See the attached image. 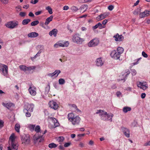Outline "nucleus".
I'll return each instance as SVG.
<instances>
[{
    "label": "nucleus",
    "instance_id": "f257e3e1",
    "mask_svg": "<svg viewBox=\"0 0 150 150\" xmlns=\"http://www.w3.org/2000/svg\"><path fill=\"white\" fill-rule=\"evenodd\" d=\"M16 137L14 133H12L9 138L8 142L10 146L8 147V150H12L10 146L14 150H17L18 147L17 141L16 140Z\"/></svg>",
    "mask_w": 150,
    "mask_h": 150
},
{
    "label": "nucleus",
    "instance_id": "f03ea898",
    "mask_svg": "<svg viewBox=\"0 0 150 150\" xmlns=\"http://www.w3.org/2000/svg\"><path fill=\"white\" fill-rule=\"evenodd\" d=\"M68 119L71 122L72 125H78L81 120V119L79 116L75 117L73 113L68 115Z\"/></svg>",
    "mask_w": 150,
    "mask_h": 150
},
{
    "label": "nucleus",
    "instance_id": "7ed1b4c3",
    "mask_svg": "<svg viewBox=\"0 0 150 150\" xmlns=\"http://www.w3.org/2000/svg\"><path fill=\"white\" fill-rule=\"evenodd\" d=\"M18 25L19 22L16 21H9L5 24L6 27L11 29L17 27Z\"/></svg>",
    "mask_w": 150,
    "mask_h": 150
},
{
    "label": "nucleus",
    "instance_id": "20e7f679",
    "mask_svg": "<svg viewBox=\"0 0 150 150\" xmlns=\"http://www.w3.org/2000/svg\"><path fill=\"white\" fill-rule=\"evenodd\" d=\"M47 132V130H45L44 132L42 133V134H45ZM44 139V137H43V135H39L38 134V135H35L33 137V139L34 143H36L37 142H42Z\"/></svg>",
    "mask_w": 150,
    "mask_h": 150
},
{
    "label": "nucleus",
    "instance_id": "39448f33",
    "mask_svg": "<svg viewBox=\"0 0 150 150\" xmlns=\"http://www.w3.org/2000/svg\"><path fill=\"white\" fill-rule=\"evenodd\" d=\"M0 70L3 75L6 77H7L8 74V68L7 65L0 64Z\"/></svg>",
    "mask_w": 150,
    "mask_h": 150
},
{
    "label": "nucleus",
    "instance_id": "423d86ee",
    "mask_svg": "<svg viewBox=\"0 0 150 150\" xmlns=\"http://www.w3.org/2000/svg\"><path fill=\"white\" fill-rule=\"evenodd\" d=\"M21 139L22 144L25 145H28L30 142V136L28 134H25L21 136Z\"/></svg>",
    "mask_w": 150,
    "mask_h": 150
},
{
    "label": "nucleus",
    "instance_id": "0eeeda50",
    "mask_svg": "<svg viewBox=\"0 0 150 150\" xmlns=\"http://www.w3.org/2000/svg\"><path fill=\"white\" fill-rule=\"evenodd\" d=\"M113 115L112 114H108L106 112H104L103 114H101V119L103 120H111L112 121V117Z\"/></svg>",
    "mask_w": 150,
    "mask_h": 150
},
{
    "label": "nucleus",
    "instance_id": "6e6552de",
    "mask_svg": "<svg viewBox=\"0 0 150 150\" xmlns=\"http://www.w3.org/2000/svg\"><path fill=\"white\" fill-rule=\"evenodd\" d=\"M72 40L74 42L77 44H81L84 41L83 38H80L78 36V35L76 34L73 35L72 38Z\"/></svg>",
    "mask_w": 150,
    "mask_h": 150
},
{
    "label": "nucleus",
    "instance_id": "1a4fd4ad",
    "mask_svg": "<svg viewBox=\"0 0 150 150\" xmlns=\"http://www.w3.org/2000/svg\"><path fill=\"white\" fill-rule=\"evenodd\" d=\"M99 42V40L97 38H94L91 40L88 43V45L89 47H93L98 45Z\"/></svg>",
    "mask_w": 150,
    "mask_h": 150
},
{
    "label": "nucleus",
    "instance_id": "9d476101",
    "mask_svg": "<svg viewBox=\"0 0 150 150\" xmlns=\"http://www.w3.org/2000/svg\"><path fill=\"white\" fill-rule=\"evenodd\" d=\"M34 106V105L33 104L26 103L25 105L23 111L25 112L28 111L30 112H33Z\"/></svg>",
    "mask_w": 150,
    "mask_h": 150
},
{
    "label": "nucleus",
    "instance_id": "9b49d317",
    "mask_svg": "<svg viewBox=\"0 0 150 150\" xmlns=\"http://www.w3.org/2000/svg\"><path fill=\"white\" fill-rule=\"evenodd\" d=\"M110 55L112 58L116 60L119 59L121 56L116 50H114L112 51Z\"/></svg>",
    "mask_w": 150,
    "mask_h": 150
},
{
    "label": "nucleus",
    "instance_id": "f8f14e48",
    "mask_svg": "<svg viewBox=\"0 0 150 150\" xmlns=\"http://www.w3.org/2000/svg\"><path fill=\"white\" fill-rule=\"evenodd\" d=\"M49 104L50 107L54 110H57L59 106L58 104L55 102L53 100L50 101Z\"/></svg>",
    "mask_w": 150,
    "mask_h": 150
},
{
    "label": "nucleus",
    "instance_id": "ddd939ff",
    "mask_svg": "<svg viewBox=\"0 0 150 150\" xmlns=\"http://www.w3.org/2000/svg\"><path fill=\"white\" fill-rule=\"evenodd\" d=\"M137 86L144 90H145L148 88L147 83L146 82L142 83L139 82L137 83Z\"/></svg>",
    "mask_w": 150,
    "mask_h": 150
},
{
    "label": "nucleus",
    "instance_id": "4468645a",
    "mask_svg": "<svg viewBox=\"0 0 150 150\" xmlns=\"http://www.w3.org/2000/svg\"><path fill=\"white\" fill-rule=\"evenodd\" d=\"M36 88L30 86L28 89V91L31 95L35 96L36 94Z\"/></svg>",
    "mask_w": 150,
    "mask_h": 150
},
{
    "label": "nucleus",
    "instance_id": "2eb2a0df",
    "mask_svg": "<svg viewBox=\"0 0 150 150\" xmlns=\"http://www.w3.org/2000/svg\"><path fill=\"white\" fill-rule=\"evenodd\" d=\"M121 129L126 137L128 138L129 137L130 134L129 129L124 127H121Z\"/></svg>",
    "mask_w": 150,
    "mask_h": 150
},
{
    "label": "nucleus",
    "instance_id": "dca6fc26",
    "mask_svg": "<svg viewBox=\"0 0 150 150\" xmlns=\"http://www.w3.org/2000/svg\"><path fill=\"white\" fill-rule=\"evenodd\" d=\"M2 105L3 106L7 108L8 109H11L13 108L14 106V105L11 103H2Z\"/></svg>",
    "mask_w": 150,
    "mask_h": 150
},
{
    "label": "nucleus",
    "instance_id": "f3484780",
    "mask_svg": "<svg viewBox=\"0 0 150 150\" xmlns=\"http://www.w3.org/2000/svg\"><path fill=\"white\" fill-rule=\"evenodd\" d=\"M113 38H115V40L116 41H122L124 39V37L122 35H119L118 33L114 35L113 36Z\"/></svg>",
    "mask_w": 150,
    "mask_h": 150
},
{
    "label": "nucleus",
    "instance_id": "a211bd4d",
    "mask_svg": "<svg viewBox=\"0 0 150 150\" xmlns=\"http://www.w3.org/2000/svg\"><path fill=\"white\" fill-rule=\"evenodd\" d=\"M96 65L97 66H101L104 64V61H102L101 57L97 59L96 61Z\"/></svg>",
    "mask_w": 150,
    "mask_h": 150
},
{
    "label": "nucleus",
    "instance_id": "6ab92c4d",
    "mask_svg": "<svg viewBox=\"0 0 150 150\" xmlns=\"http://www.w3.org/2000/svg\"><path fill=\"white\" fill-rule=\"evenodd\" d=\"M150 11L146 10L143 12H142L140 14V17L141 18H143L145 17L148 16L149 15V12Z\"/></svg>",
    "mask_w": 150,
    "mask_h": 150
},
{
    "label": "nucleus",
    "instance_id": "aec40b11",
    "mask_svg": "<svg viewBox=\"0 0 150 150\" xmlns=\"http://www.w3.org/2000/svg\"><path fill=\"white\" fill-rule=\"evenodd\" d=\"M69 44L68 42H67L66 43H64V44H63L62 43H58V44H55L54 45V46L55 47H67Z\"/></svg>",
    "mask_w": 150,
    "mask_h": 150
},
{
    "label": "nucleus",
    "instance_id": "412c9836",
    "mask_svg": "<svg viewBox=\"0 0 150 150\" xmlns=\"http://www.w3.org/2000/svg\"><path fill=\"white\" fill-rule=\"evenodd\" d=\"M38 35L39 34L38 33L35 32H33L28 34V36L29 37L34 38L38 37Z\"/></svg>",
    "mask_w": 150,
    "mask_h": 150
},
{
    "label": "nucleus",
    "instance_id": "4be33fe9",
    "mask_svg": "<svg viewBox=\"0 0 150 150\" xmlns=\"http://www.w3.org/2000/svg\"><path fill=\"white\" fill-rule=\"evenodd\" d=\"M58 32L57 30L56 29H54L51 31L49 33V35L51 36L52 35L54 37H56L57 36Z\"/></svg>",
    "mask_w": 150,
    "mask_h": 150
},
{
    "label": "nucleus",
    "instance_id": "5701e85b",
    "mask_svg": "<svg viewBox=\"0 0 150 150\" xmlns=\"http://www.w3.org/2000/svg\"><path fill=\"white\" fill-rule=\"evenodd\" d=\"M53 16H51L50 17L47 18L45 23V25H47L49 24L52 21Z\"/></svg>",
    "mask_w": 150,
    "mask_h": 150
},
{
    "label": "nucleus",
    "instance_id": "b1692460",
    "mask_svg": "<svg viewBox=\"0 0 150 150\" xmlns=\"http://www.w3.org/2000/svg\"><path fill=\"white\" fill-rule=\"evenodd\" d=\"M88 8V6L86 4L82 5L80 7L81 12L83 13L85 12Z\"/></svg>",
    "mask_w": 150,
    "mask_h": 150
},
{
    "label": "nucleus",
    "instance_id": "393cba45",
    "mask_svg": "<svg viewBox=\"0 0 150 150\" xmlns=\"http://www.w3.org/2000/svg\"><path fill=\"white\" fill-rule=\"evenodd\" d=\"M51 119L52 120V121L54 123V127L59 126V124L57 120L54 117H51Z\"/></svg>",
    "mask_w": 150,
    "mask_h": 150
},
{
    "label": "nucleus",
    "instance_id": "a878e982",
    "mask_svg": "<svg viewBox=\"0 0 150 150\" xmlns=\"http://www.w3.org/2000/svg\"><path fill=\"white\" fill-rule=\"evenodd\" d=\"M117 52H118L120 55H121V54L123 53L124 50V49L122 47H118L117 48Z\"/></svg>",
    "mask_w": 150,
    "mask_h": 150
},
{
    "label": "nucleus",
    "instance_id": "bb28decb",
    "mask_svg": "<svg viewBox=\"0 0 150 150\" xmlns=\"http://www.w3.org/2000/svg\"><path fill=\"white\" fill-rule=\"evenodd\" d=\"M31 21L29 19H26L23 20L22 22V24L23 25L28 24Z\"/></svg>",
    "mask_w": 150,
    "mask_h": 150
},
{
    "label": "nucleus",
    "instance_id": "cd10ccee",
    "mask_svg": "<svg viewBox=\"0 0 150 150\" xmlns=\"http://www.w3.org/2000/svg\"><path fill=\"white\" fill-rule=\"evenodd\" d=\"M131 110V108L128 107H125L123 109V111L125 113H127L128 111H130Z\"/></svg>",
    "mask_w": 150,
    "mask_h": 150
},
{
    "label": "nucleus",
    "instance_id": "c85d7f7f",
    "mask_svg": "<svg viewBox=\"0 0 150 150\" xmlns=\"http://www.w3.org/2000/svg\"><path fill=\"white\" fill-rule=\"evenodd\" d=\"M34 130L37 133H38V134L39 132L41 133L40 127L39 125H37L35 127Z\"/></svg>",
    "mask_w": 150,
    "mask_h": 150
},
{
    "label": "nucleus",
    "instance_id": "c756f323",
    "mask_svg": "<svg viewBox=\"0 0 150 150\" xmlns=\"http://www.w3.org/2000/svg\"><path fill=\"white\" fill-rule=\"evenodd\" d=\"M57 146V145L56 144L54 143H52L49 144L48 145V146L50 148L52 149L56 147Z\"/></svg>",
    "mask_w": 150,
    "mask_h": 150
},
{
    "label": "nucleus",
    "instance_id": "7c9ffc66",
    "mask_svg": "<svg viewBox=\"0 0 150 150\" xmlns=\"http://www.w3.org/2000/svg\"><path fill=\"white\" fill-rule=\"evenodd\" d=\"M27 66L24 65H21L19 67L20 69L21 70H23L24 71H26Z\"/></svg>",
    "mask_w": 150,
    "mask_h": 150
},
{
    "label": "nucleus",
    "instance_id": "2f4dec72",
    "mask_svg": "<svg viewBox=\"0 0 150 150\" xmlns=\"http://www.w3.org/2000/svg\"><path fill=\"white\" fill-rule=\"evenodd\" d=\"M104 19V17H103L102 14H100L96 18L97 20L98 21Z\"/></svg>",
    "mask_w": 150,
    "mask_h": 150
},
{
    "label": "nucleus",
    "instance_id": "473e14b6",
    "mask_svg": "<svg viewBox=\"0 0 150 150\" xmlns=\"http://www.w3.org/2000/svg\"><path fill=\"white\" fill-rule=\"evenodd\" d=\"M20 125L19 124L17 123L15 125V129L18 132L20 131Z\"/></svg>",
    "mask_w": 150,
    "mask_h": 150
},
{
    "label": "nucleus",
    "instance_id": "72a5a7b5",
    "mask_svg": "<svg viewBox=\"0 0 150 150\" xmlns=\"http://www.w3.org/2000/svg\"><path fill=\"white\" fill-rule=\"evenodd\" d=\"M46 9L48 11L50 14H51L52 13V9L50 6H48L46 7Z\"/></svg>",
    "mask_w": 150,
    "mask_h": 150
},
{
    "label": "nucleus",
    "instance_id": "f704fd0d",
    "mask_svg": "<svg viewBox=\"0 0 150 150\" xmlns=\"http://www.w3.org/2000/svg\"><path fill=\"white\" fill-rule=\"evenodd\" d=\"M64 140V138L63 137L60 136L57 139V141L59 142H62Z\"/></svg>",
    "mask_w": 150,
    "mask_h": 150
},
{
    "label": "nucleus",
    "instance_id": "c9c22d12",
    "mask_svg": "<svg viewBox=\"0 0 150 150\" xmlns=\"http://www.w3.org/2000/svg\"><path fill=\"white\" fill-rule=\"evenodd\" d=\"M39 23V21H33L31 23V25L32 26H35L37 25Z\"/></svg>",
    "mask_w": 150,
    "mask_h": 150
},
{
    "label": "nucleus",
    "instance_id": "e433bc0d",
    "mask_svg": "<svg viewBox=\"0 0 150 150\" xmlns=\"http://www.w3.org/2000/svg\"><path fill=\"white\" fill-rule=\"evenodd\" d=\"M35 68V67L34 66H29V67H27L26 69V71H30L34 69Z\"/></svg>",
    "mask_w": 150,
    "mask_h": 150
},
{
    "label": "nucleus",
    "instance_id": "4c0bfd02",
    "mask_svg": "<svg viewBox=\"0 0 150 150\" xmlns=\"http://www.w3.org/2000/svg\"><path fill=\"white\" fill-rule=\"evenodd\" d=\"M59 83L61 85L64 84L65 83V80L63 79H60L59 80Z\"/></svg>",
    "mask_w": 150,
    "mask_h": 150
},
{
    "label": "nucleus",
    "instance_id": "58836bf2",
    "mask_svg": "<svg viewBox=\"0 0 150 150\" xmlns=\"http://www.w3.org/2000/svg\"><path fill=\"white\" fill-rule=\"evenodd\" d=\"M35 126V125H29V127L31 130H34Z\"/></svg>",
    "mask_w": 150,
    "mask_h": 150
},
{
    "label": "nucleus",
    "instance_id": "ea45409f",
    "mask_svg": "<svg viewBox=\"0 0 150 150\" xmlns=\"http://www.w3.org/2000/svg\"><path fill=\"white\" fill-rule=\"evenodd\" d=\"M61 73V71L60 70H56L54 72L55 76L56 77L59 74Z\"/></svg>",
    "mask_w": 150,
    "mask_h": 150
},
{
    "label": "nucleus",
    "instance_id": "a19ab883",
    "mask_svg": "<svg viewBox=\"0 0 150 150\" xmlns=\"http://www.w3.org/2000/svg\"><path fill=\"white\" fill-rule=\"evenodd\" d=\"M104 113V112L103 110H97V112H96V113L97 114H99V115L101 117V114H103Z\"/></svg>",
    "mask_w": 150,
    "mask_h": 150
},
{
    "label": "nucleus",
    "instance_id": "79ce46f5",
    "mask_svg": "<svg viewBox=\"0 0 150 150\" xmlns=\"http://www.w3.org/2000/svg\"><path fill=\"white\" fill-rule=\"evenodd\" d=\"M92 0H79V2L80 3H86L88 2H90L92 1Z\"/></svg>",
    "mask_w": 150,
    "mask_h": 150
},
{
    "label": "nucleus",
    "instance_id": "37998d69",
    "mask_svg": "<svg viewBox=\"0 0 150 150\" xmlns=\"http://www.w3.org/2000/svg\"><path fill=\"white\" fill-rule=\"evenodd\" d=\"M28 111H27L24 112L25 113V116L27 117H29L31 116L30 113Z\"/></svg>",
    "mask_w": 150,
    "mask_h": 150
},
{
    "label": "nucleus",
    "instance_id": "c03bdc74",
    "mask_svg": "<svg viewBox=\"0 0 150 150\" xmlns=\"http://www.w3.org/2000/svg\"><path fill=\"white\" fill-rule=\"evenodd\" d=\"M97 25L98 26V27L99 29H101L102 28H104L105 27V26L102 25V24L100 23H98L97 24Z\"/></svg>",
    "mask_w": 150,
    "mask_h": 150
},
{
    "label": "nucleus",
    "instance_id": "a18cd8bd",
    "mask_svg": "<svg viewBox=\"0 0 150 150\" xmlns=\"http://www.w3.org/2000/svg\"><path fill=\"white\" fill-rule=\"evenodd\" d=\"M131 73L133 76L137 74V72L134 69H132L131 70Z\"/></svg>",
    "mask_w": 150,
    "mask_h": 150
},
{
    "label": "nucleus",
    "instance_id": "49530a36",
    "mask_svg": "<svg viewBox=\"0 0 150 150\" xmlns=\"http://www.w3.org/2000/svg\"><path fill=\"white\" fill-rule=\"evenodd\" d=\"M19 15L21 17H24L25 16L26 13L24 12H21L20 13Z\"/></svg>",
    "mask_w": 150,
    "mask_h": 150
},
{
    "label": "nucleus",
    "instance_id": "de8ad7c7",
    "mask_svg": "<svg viewBox=\"0 0 150 150\" xmlns=\"http://www.w3.org/2000/svg\"><path fill=\"white\" fill-rule=\"evenodd\" d=\"M79 146L80 147H83L85 146V144L84 143L80 142L79 144Z\"/></svg>",
    "mask_w": 150,
    "mask_h": 150
},
{
    "label": "nucleus",
    "instance_id": "09e8293b",
    "mask_svg": "<svg viewBox=\"0 0 150 150\" xmlns=\"http://www.w3.org/2000/svg\"><path fill=\"white\" fill-rule=\"evenodd\" d=\"M16 8L17 9V11H19L21 10V7L20 6H18L16 7Z\"/></svg>",
    "mask_w": 150,
    "mask_h": 150
},
{
    "label": "nucleus",
    "instance_id": "8fccbe9b",
    "mask_svg": "<svg viewBox=\"0 0 150 150\" xmlns=\"http://www.w3.org/2000/svg\"><path fill=\"white\" fill-rule=\"evenodd\" d=\"M4 4H6L8 3V0H0Z\"/></svg>",
    "mask_w": 150,
    "mask_h": 150
},
{
    "label": "nucleus",
    "instance_id": "3c124183",
    "mask_svg": "<svg viewBox=\"0 0 150 150\" xmlns=\"http://www.w3.org/2000/svg\"><path fill=\"white\" fill-rule=\"evenodd\" d=\"M142 59L141 57H140L139 59H137L136 60V61L135 62H134L133 64L134 65H136L139 63V61L140 60Z\"/></svg>",
    "mask_w": 150,
    "mask_h": 150
},
{
    "label": "nucleus",
    "instance_id": "603ef678",
    "mask_svg": "<svg viewBox=\"0 0 150 150\" xmlns=\"http://www.w3.org/2000/svg\"><path fill=\"white\" fill-rule=\"evenodd\" d=\"M78 9H79L77 7L75 6H73L71 8L72 10L74 11H76L78 10Z\"/></svg>",
    "mask_w": 150,
    "mask_h": 150
},
{
    "label": "nucleus",
    "instance_id": "864d4df0",
    "mask_svg": "<svg viewBox=\"0 0 150 150\" xmlns=\"http://www.w3.org/2000/svg\"><path fill=\"white\" fill-rule=\"evenodd\" d=\"M38 1V0H34V1L32 0L30 1V3L32 4H35L37 3Z\"/></svg>",
    "mask_w": 150,
    "mask_h": 150
},
{
    "label": "nucleus",
    "instance_id": "5fc2aeb1",
    "mask_svg": "<svg viewBox=\"0 0 150 150\" xmlns=\"http://www.w3.org/2000/svg\"><path fill=\"white\" fill-rule=\"evenodd\" d=\"M114 8V7L112 5H110L108 7V9L110 11L112 10Z\"/></svg>",
    "mask_w": 150,
    "mask_h": 150
},
{
    "label": "nucleus",
    "instance_id": "6e6d98bb",
    "mask_svg": "<svg viewBox=\"0 0 150 150\" xmlns=\"http://www.w3.org/2000/svg\"><path fill=\"white\" fill-rule=\"evenodd\" d=\"M50 89V86L49 84H48L45 88L46 91L47 92H48Z\"/></svg>",
    "mask_w": 150,
    "mask_h": 150
},
{
    "label": "nucleus",
    "instance_id": "4d7b16f0",
    "mask_svg": "<svg viewBox=\"0 0 150 150\" xmlns=\"http://www.w3.org/2000/svg\"><path fill=\"white\" fill-rule=\"evenodd\" d=\"M47 75L48 76L51 77H52L53 76H55V74L54 72L48 74Z\"/></svg>",
    "mask_w": 150,
    "mask_h": 150
},
{
    "label": "nucleus",
    "instance_id": "13d9d810",
    "mask_svg": "<svg viewBox=\"0 0 150 150\" xmlns=\"http://www.w3.org/2000/svg\"><path fill=\"white\" fill-rule=\"evenodd\" d=\"M143 56L145 57H148L147 54L144 51H143L142 53Z\"/></svg>",
    "mask_w": 150,
    "mask_h": 150
},
{
    "label": "nucleus",
    "instance_id": "bf43d9fd",
    "mask_svg": "<svg viewBox=\"0 0 150 150\" xmlns=\"http://www.w3.org/2000/svg\"><path fill=\"white\" fill-rule=\"evenodd\" d=\"M144 146H150V141L145 143L144 144Z\"/></svg>",
    "mask_w": 150,
    "mask_h": 150
},
{
    "label": "nucleus",
    "instance_id": "052dcab7",
    "mask_svg": "<svg viewBox=\"0 0 150 150\" xmlns=\"http://www.w3.org/2000/svg\"><path fill=\"white\" fill-rule=\"evenodd\" d=\"M4 123V122L0 119V128H1L3 126Z\"/></svg>",
    "mask_w": 150,
    "mask_h": 150
},
{
    "label": "nucleus",
    "instance_id": "680f3d73",
    "mask_svg": "<svg viewBox=\"0 0 150 150\" xmlns=\"http://www.w3.org/2000/svg\"><path fill=\"white\" fill-rule=\"evenodd\" d=\"M102 14L103 16V17H104V18H105L108 15V13H103Z\"/></svg>",
    "mask_w": 150,
    "mask_h": 150
},
{
    "label": "nucleus",
    "instance_id": "e2e57ef3",
    "mask_svg": "<svg viewBox=\"0 0 150 150\" xmlns=\"http://www.w3.org/2000/svg\"><path fill=\"white\" fill-rule=\"evenodd\" d=\"M71 144L70 143H67L64 144V146L65 147H67L69 146Z\"/></svg>",
    "mask_w": 150,
    "mask_h": 150
},
{
    "label": "nucleus",
    "instance_id": "0e129e2a",
    "mask_svg": "<svg viewBox=\"0 0 150 150\" xmlns=\"http://www.w3.org/2000/svg\"><path fill=\"white\" fill-rule=\"evenodd\" d=\"M28 15L29 16L32 17H34L35 16L34 14L32 12H30L28 14Z\"/></svg>",
    "mask_w": 150,
    "mask_h": 150
},
{
    "label": "nucleus",
    "instance_id": "69168bd1",
    "mask_svg": "<svg viewBox=\"0 0 150 150\" xmlns=\"http://www.w3.org/2000/svg\"><path fill=\"white\" fill-rule=\"evenodd\" d=\"M41 11H38L37 12H36L35 13V14L36 16L39 15L41 14Z\"/></svg>",
    "mask_w": 150,
    "mask_h": 150
},
{
    "label": "nucleus",
    "instance_id": "338daca9",
    "mask_svg": "<svg viewBox=\"0 0 150 150\" xmlns=\"http://www.w3.org/2000/svg\"><path fill=\"white\" fill-rule=\"evenodd\" d=\"M138 11L137 10H135L133 12V13L134 15H136L138 14Z\"/></svg>",
    "mask_w": 150,
    "mask_h": 150
},
{
    "label": "nucleus",
    "instance_id": "774afa93",
    "mask_svg": "<svg viewBox=\"0 0 150 150\" xmlns=\"http://www.w3.org/2000/svg\"><path fill=\"white\" fill-rule=\"evenodd\" d=\"M58 148L59 149L61 150H64V148L63 146L62 145H60L58 146Z\"/></svg>",
    "mask_w": 150,
    "mask_h": 150
}]
</instances>
